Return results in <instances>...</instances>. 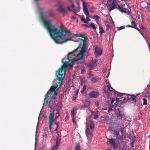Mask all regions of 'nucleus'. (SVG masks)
<instances>
[{
	"label": "nucleus",
	"mask_w": 150,
	"mask_h": 150,
	"mask_svg": "<svg viewBox=\"0 0 150 150\" xmlns=\"http://www.w3.org/2000/svg\"><path fill=\"white\" fill-rule=\"evenodd\" d=\"M49 16L50 17H52L53 16V14L52 13L50 12L49 14Z\"/></svg>",
	"instance_id": "obj_48"
},
{
	"label": "nucleus",
	"mask_w": 150,
	"mask_h": 150,
	"mask_svg": "<svg viewBox=\"0 0 150 150\" xmlns=\"http://www.w3.org/2000/svg\"><path fill=\"white\" fill-rule=\"evenodd\" d=\"M62 97V95H60L59 96V97L60 98H61Z\"/></svg>",
	"instance_id": "obj_58"
},
{
	"label": "nucleus",
	"mask_w": 150,
	"mask_h": 150,
	"mask_svg": "<svg viewBox=\"0 0 150 150\" xmlns=\"http://www.w3.org/2000/svg\"><path fill=\"white\" fill-rule=\"evenodd\" d=\"M77 36L79 37V39L83 41V44L81 50L76 54V57H77L81 55V56L79 57L78 59H82L84 58L83 54L88 48L86 45L88 43L89 40L87 37L82 34L78 35Z\"/></svg>",
	"instance_id": "obj_3"
},
{
	"label": "nucleus",
	"mask_w": 150,
	"mask_h": 150,
	"mask_svg": "<svg viewBox=\"0 0 150 150\" xmlns=\"http://www.w3.org/2000/svg\"><path fill=\"white\" fill-rule=\"evenodd\" d=\"M109 81L107 79L106 81V84H108L107 85V88L106 90V88H104L103 90L104 93H107V96L109 98L111 96L113 93H114L115 90L111 87L110 84L109 83Z\"/></svg>",
	"instance_id": "obj_4"
},
{
	"label": "nucleus",
	"mask_w": 150,
	"mask_h": 150,
	"mask_svg": "<svg viewBox=\"0 0 150 150\" xmlns=\"http://www.w3.org/2000/svg\"><path fill=\"white\" fill-rule=\"evenodd\" d=\"M89 16L88 15V16H86V20L85 19V18L84 17H81V21L83 22L84 23H88V22L89 21H91L90 19L89 18Z\"/></svg>",
	"instance_id": "obj_17"
},
{
	"label": "nucleus",
	"mask_w": 150,
	"mask_h": 150,
	"mask_svg": "<svg viewBox=\"0 0 150 150\" xmlns=\"http://www.w3.org/2000/svg\"><path fill=\"white\" fill-rule=\"evenodd\" d=\"M58 90H55V91L52 90L50 92L49 95L51 94L52 96H51V99L56 100L57 99V91Z\"/></svg>",
	"instance_id": "obj_11"
},
{
	"label": "nucleus",
	"mask_w": 150,
	"mask_h": 150,
	"mask_svg": "<svg viewBox=\"0 0 150 150\" xmlns=\"http://www.w3.org/2000/svg\"><path fill=\"white\" fill-rule=\"evenodd\" d=\"M56 115L55 117V119H57L59 116V111L58 110H57V112L56 113Z\"/></svg>",
	"instance_id": "obj_38"
},
{
	"label": "nucleus",
	"mask_w": 150,
	"mask_h": 150,
	"mask_svg": "<svg viewBox=\"0 0 150 150\" xmlns=\"http://www.w3.org/2000/svg\"><path fill=\"white\" fill-rule=\"evenodd\" d=\"M106 30L107 31H109V29L110 28V26L109 25V24H107L106 25Z\"/></svg>",
	"instance_id": "obj_41"
},
{
	"label": "nucleus",
	"mask_w": 150,
	"mask_h": 150,
	"mask_svg": "<svg viewBox=\"0 0 150 150\" xmlns=\"http://www.w3.org/2000/svg\"><path fill=\"white\" fill-rule=\"evenodd\" d=\"M59 12L62 13L64 14H66L68 13L67 9L64 8L60 7L59 8Z\"/></svg>",
	"instance_id": "obj_18"
},
{
	"label": "nucleus",
	"mask_w": 150,
	"mask_h": 150,
	"mask_svg": "<svg viewBox=\"0 0 150 150\" xmlns=\"http://www.w3.org/2000/svg\"><path fill=\"white\" fill-rule=\"evenodd\" d=\"M126 95H128V94H125V95H124L123 96H122L121 97V98H123V101H122L121 102L122 103H123V102H125L126 103V100H127V97H127V96H126Z\"/></svg>",
	"instance_id": "obj_28"
},
{
	"label": "nucleus",
	"mask_w": 150,
	"mask_h": 150,
	"mask_svg": "<svg viewBox=\"0 0 150 150\" xmlns=\"http://www.w3.org/2000/svg\"><path fill=\"white\" fill-rule=\"evenodd\" d=\"M83 2V9H86V4L85 3V2H84L83 1H82Z\"/></svg>",
	"instance_id": "obj_39"
},
{
	"label": "nucleus",
	"mask_w": 150,
	"mask_h": 150,
	"mask_svg": "<svg viewBox=\"0 0 150 150\" xmlns=\"http://www.w3.org/2000/svg\"><path fill=\"white\" fill-rule=\"evenodd\" d=\"M48 94H47V95L46 97V94L45 96V99H44V101L45 103L43 104V106H44L45 104L46 105H48V107L51 108V107L50 105V103L51 102V100H50L49 98H48Z\"/></svg>",
	"instance_id": "obj_9"
},
{
	"label": "nucleus",
	"mask_w": 150,
	"mask_h": 150,
	"mask_svg": "<svg viewBox=\"0 0 150 150\" xmlns=\"http://www.w3.org/2000/svg\"><path fill=\"white\" fill-rule=\"evenodd\" d=\"M51 150H56V147L54 146L52 149Z\"/></svg>",
	"instance_id": "obj_53"
},
{
	"label": "nucleus",
	"mask_w": 150,
	"mask_h": 150,
	"mask_svg": "<svg viewBox=\"0 0 150 150\" xmlns=\"http://www.w3.org/2000/svg\"><path fill=\"white\" fill-rule=\"evenodd\" d=\"M100 32L99 33L100 34H102L105 33L104 31L103 30V28L102 26L100 27Z\"/></svg>",
	"instance_id": "obj_30"
},
{
	"label": "nucleus",
	"mask_w": 150,
	"mask_h": 150,
	"mask_svg": "<svg viewBox=\"0 0 150 150\" xmlns=\"http://www.w3.org/2000/svg\"><path fill=\"white\" fill-rule=\"evenodd\" d=\"M116 8H118V9L122 12H123V9L119 5H118L117 4V5H116Z\"/></svg>",
	"instance_id": "obj_33"
},
{
	"label": "nucleus",
	"mask_w": 150,
	"mask_h": 150,
	"mask_svg": "<svg viewBox=\"0 0 150 150\" xmlns=\"http://www.w3.org/2000/svg\"><path fill=\"white\" fill-rule=\"evenodd\" d=\"M98 115L96 113L94 115V118L95 119H96L98 117Z\"/></svg>",
	"instance_id": "obj_42"
},
{
	"label": "nucleus",
	"mask_w": 150,
	"mask_h": 150,
	"mask_svg": "<svg viewBox=\"0 0 150 150\" xmlns=\"http://www.w3.org/2000/svg\"><path fill=\"white\" fill-rule=\"evenodd\" d=\"M61 144V139L60 138H57V139L56 144L54 146L56 147V150H58L59 149V146Z\"/></svg>",
	"instance_id": "obj_14"
},
{
	"label": "nucleus",
	"mask_w": 150,
	"mask_h": 150,
	"mask_svg": "<svg viewBox=\"0 0 150 150\" xmlns=\"http://www.w3.org/2000/svg\"><path fill=\"white\" fill-rule=\"evenodd\" d=\"M93 76V74L91 73L90 72H89L88 73V75L87 76V77L89 78L92 77Z\"/></svg>",
	"instance_id": "obj_37"
},
{
	"label": "nucleus",
	"mask_w": 150,
	"mask_h": 150,
	"mask_svg": "<svg viewBox=\"0 0 150 150\" xmlns=\"http://www.w3.org/2000/svg\"><path fill=\"white\" fill-rule=\"evenodd\" d=\"M72 117V121L73 122L75 125H76V122L75 121V117Z\"/></svg>",
	"instance_id": "obj_40"
},
{
	"label": "nucleus",
	"mask_w": 150,
	"mask_h": 150,
	"mask_svg": "<svg viewBox=\"0 0 150 150\" xmlns=\"http://www.w3.org/2000/svg\"><path fill=\"white\" fill-rule=\"evenodd\" d=\"M107 24H108V22H106V23H105V25L106 26V25Z\"/></svg>",
	"instance_id": "obj_59"
},
{
	"label": "nucleus",
	"mask_w": 150,
	"mask_h": 150,
	"mask_svg": "<svg viewBox=\"0 0 150 150\" xmlns=\"http://www.w3.org/2000/svg\"><path fill=\"white\" fill-rule=\"evenodd\" d=\"M37 143V140H36V138H35V145Z\"/></svg>",
	"instance_id": "obj_57"
},
{
	"label": "nucleus",
	"mask_w": 150,
	"mask_h": 150,
	"mask_svg": "<svg viewBox=\"0 0 150 150\" xmlns=\"http://www.w3.org/2000/svg\"><path fill=\"white\" fill-rule=\"evenodd\" d=\"M149 148H150V144H149Z\"/></svg>",
	"instance_id": "obj_64"
},
{
	"label": "nucleus",
	"mask_w": 150,
	"mask_h": 150,
	"mask_svg": "<svg viewBox=\"0 0 150 150\" xmlns=\"http://www.w3.org/2000/svg\"><path fill=\"white\" fill-rule=\"evenodd\" d=\"M147 4L148 5V6L147 7L149 8H150V3H147Z\"/></svg>",
	"instance_id": "obj_49"
},
{
	"label": "nucleus",
	"mask_w": 150,
	"mask_h": 150,
	"mask_svg": "<svg viewBox=\"0 0 150 150\" xmlns=\"http://www.w3.org/2000/svg\"><path fill=\"white\" fill-rule=\"evenodd\" d=\"M54 115L51 112L49 115V127L50 129H51V126L53 125L54 122Z\"/></svg>",
	"instance_id": "obj_10"
},
{
	"label": "nucleus",
	"mask_w": 150,
	"mask_h": 150,
	"mask_svg": "<svg viewBox=\"0 0 150 150\" xmlns=\"http://www.w3.org/2000/svg\"><path fill=\"white\" fill-rule=\"evenodd\" d=\"M69 117L68 115H67L66 117L65 118V121H67L69 120Z\"/></svg>",
	"instance_id": "obj_47"
},
{
	"label": "nucleus",
	"mask_w": 150,
	"mask_h": 150,
	"mask_svg": "<svg viewBox=\"0 0 150 150\" xmlns=\"http://www.w3.org/2000/svg\"><path fill=\"white\" fill-rule=\"evenodd\" d=\"M125 28V27L124 26H121L120 27V28H119V30H121L122 29H124Z\"/></svg>",
	"instance_id": "obj_43"
},
{
	"label": "nucleus",
	"mask_w": 150,
	"mask_h": 150,
	"mask_svg": "<svg viewBox=\"0 0 150 150\" xmlns=\"http://www.w3.org/2000/svg\"><path fill=\"white\" fill-rule=\"evenodd\" d=\"M132 133H133L134 132H133V131H132Z\"/></svg>",
	"instance_id": "obj_62"
},
{
	"label": "nucleus",
	"mask_w": 150,
	"mask_h": 150,
	"mask_svg": "<svg viewBox=\"0 0 150 150\" xmlns=\"http://www.w3.org/2000/svg\"><path fill=\"white\" fill-rule=\"evenodd\" d=\"M99 95V93L97 91H93L90 92L88 96L90 98H97Z\"/></svg>",
	"instance_id": "obj_12"
},
{
	"label": "nucleus",
	"mask_w": 150,
	"mask_h": 150,
	"mask_svg": "<svg viewBox=\"0 0 150 150\" xmlns=\"http://www.w3.org/2000/svg\"><path fill=\"white\" fill-rule=\"evenodd\" d=\"M117 5V3L108 4V5L109 7V11H111L116 8Z\"/></svg>",
	"instance_id": "obj_15"
},
{
	"label": "nucleus",
	"mask_w": 150,
	"mask_h": 150,
	"mask_svg": "<svg viewBox=\"0 0 150 150\" xmlns=\"http://www.w3.org/2000/svg\"><path fill=\"white\" fill-rule=\"evenodd\" d=\"M138 94L137 95H126L127 97L126 102L130 103H135L136 102L137 96H138Z\"/></svg>",
	"instance_id": "obj_5"
},
{
	"label": "nucleus",
	"mask_w": 150,
	"mask_h": 150,
	"mask_svg": "<svg viewBox=\"0 0 150 150\" xmlns=\"http://www.w3.org/2000/svg\"><path fill=\"white\" fill-rule=\"evenodd\" d=\"M84 13L86 16L89 15V13L88 10L87 8L83 9Z\"/></svg>",
	"instance_id": "obj_31"
},
{
	"label": "nucleus",
	"mask_w": 150,
	"mask_h": 150,
	"mask_svg": "<svg viewBox=\"0 0 150 150\" xmlns=\"http://www.w3.org/2000/svg\"><path fill=\"white\" fill-rule=\"evenodd\" d=\"M98 78L97 77H93L91 80V81L95 83L98 82Z\"/></svg>",
	"instance_id": "obj_24"
},
{
	"label": "nucleus",
	"mask_w": 150,
	"mask_h": 150,
	"mask_svg": "<svg viewBox=\"0 0 150 150\" xmlns=\"http://www.w3.org/2000/svg\"><path fill=\"white\" fill-rule=\"evenodd\" d=\"M104 1H107V4L117 3V0H104Z\"/></svg>",
	"instance_id": "obj_23"
},
{
	"label": "nucleus",
	"mask_w": 150,
	"mask_h": 150,
	"mask_svg": "<svg viewBox=\"0 0 150 150\" xmlns=\"http://www.w3.org/2000/svg\"><path fill=\"white\" fill-rule=\"evenodd\" d=\"M108 141L110 144L112 145L113 149L117 150V148L118 146V144L115 139H108Z\"/></svg>",
	"instance_id": "obj_7"
},
{
	"label": "nucleus",
	"mask_w": 150,
	"mask_h": 150,
	"mask_svg": "<svg viewBox=\"0 0 150 150\" xmlns=\"http://www.w3.org/2000/svg\"><path fill=\"white\" fill-rule=\"evenodd\" d=\"M39 0H34L35 1V2H37Z\"/></svg>",
	"instance_id": "obj_60"
},
{
	"label": "nucleus",
	"mask_w": 150,
	"mask_h": 150,
	"mask_svg": "<svg viewBox=\"0 0 150 150\" xmlns=\"http://www.w3.org/2000/svg\"><path fill=\"white\" fill-rule=\"evenodd\" d=\"M76 3L77 5L78 6H80V4H79V2L78 1H76Z\"/></svg>",
	"instance_id": "obj_55"
},
{
	"label": "nucleus",
	"mask_w": 150,
	"mask_h": 150,
	"mask_svg": "<svg viewBox=\"0 0 150 150\" xmlns=\"http://www.w3.org/2000/svg\"><path fill=\"white\" fill-rule=\"evenodd\" d=\"M94 52L96 54L98 55H100L102 54V50L100 48L98 47H94Z\"/></svg>",
	"instance_id": "obj_13"
},
{
	"label": "nucleus",
	"mask_w": 150,
	"mask_h": 150,
	"mask_svg": "<svg viewBox=\"0 0 150 150\" xmlns=\"http://www.w3.org/2000/svg\"><path fill=\"white\" fill-rule=\"evenodd\" d=\"M71 7L74 10L73 13H74L75 15H76V12L79 11L80 10V7L78 6L76 8H75L74 4H73L71 6Z\"/></svg>",
	"instance_id": "obj_16"
},
{
	"label": "nucleus",
	"mask_w": 150,
	"mask_h": 150,
	"mask_svg": "<svg viewBox=\"0 0 150 150\" xmlns=\"http://www.w3.org/2000/svg\"><path fill=\"white\" fill-rule=\"evenodd\" d=\"M145 97L150 99V89L147 91L145 95Z\"/></svg>",
	"instance_id": "obj_26"
},
{
	"label": "nucleus",
	"mask_w": 150,
	"mask_h": 150,
	"mask_svg": "<svg viewBox=\"0 0 150 150\" xmlns=\"http://www.w3.org/2000/svg\"><path fill=\"white\" fill-rule=\"evenodd\" d=\"M68 1H70V2H71L72 3V4H74V3H73V2L72 1V0H68Z\"/></svg>",
	"instance_id": "obj_56"
},
{
	"label": "nucleus",
	"mask_w": 150,
	"mask_h": 150,
	"mask_svg": "<svg viewBox=\"0 0 150 150\" xmlns=\"http://www.w3.org/2000/svg\"><path fill=\"white\" fill-rule=\"evenodd\" d=\"M81 147L80 144L79 143L77 144H76V147L75 148V150H80Z\"/></svg>",
	"instance_id": "obj_29"
},
{
	"label": "nucleus",
	"mask_w": 150,
	"mask_h": 150,
	"mask_svg": "<svg viewBox=\"0 0 150 150\" xmlns=\"http://www.w3.org/2000/svg\"><path fill=\"white\" fill-rule=\"evenodd\" d=\"M117 117H120L122 120H124L126 119V117L125 115L123 114H118L117 115Z\"/></svg>",
	"instance_id": "obj_22"
},
{
	"label": "nucleus",
	"mask_w": 150,
	"mask_h": 150,
	"mask_svg": "<svg viewBox=\"0 0 150 150\" xmlns=\"http://www.w3.org/2000/svg\"><path fill=\"white\" fill-rule=\"evenodd\" d=\"M84 26L87 27H91L93 29L96 30V27L94 25V24L92 23H90V24H89L88 25L86 24H84L83 25Z\"/></svg>",
	"instance_id": "obj_19"
},
{
	"label": "nucleus",
	"mask_w": 150,
	"mask_h": 150,
	"mask_svg": "<svg viewBox=\"0 0 150 150\" xmlns=\"http://www.w3.org/2000/svg\"><path fill=\"white\" fill-rule=\"evenodd\" d=\"M80 45V44H79V46L76 49L68 53L67 55L68 58L66 59L63 58L62 59V62L63 63H64V64L61 67L56 71L55 73L56 78L53 81V86L51 87L46 94V97L47 94H48L52 90L55 91V90H58L60 88L64 78L66 68L68 67L70 68H72L73 67V59L70 56H75V55L74 53L77 52L78 50L81 48Z\"/></svg>",
	"instance_id": "obj_1"
},
{
	"label": "nucleus",
	"mask_w": 150,
	"mask_h": 150,
	"mask_svg": "<svg viewBox=\"0 0 150 150\" xmlns=\"http://www.w3.org/2000/svg\"><path fill=\"white\" fill-rule=\"evenodd\" d=\"M97 61L96 59L92 60L90 62L88 63L87 65L90 70H91L94 67L97 66Z\"/></svg>",
	"instance_id": "obj_6"
},
{
	"label": "nucleus",
	"mask_w": 150,
	"mask_h": 150,
	"mask_svg": "<svg viewBox=\"0 0 150 150\" xmlns=\"http://www.w3.org/2000/svg\"><path fill=\"white\" fill-rule=\"evenodd\" d=\"M91 136H92V134L91 133Z\"/></svg>",
	"instance_id": "obj_61"
},
{
	"label": "nucleus",
	"mask_w": 150,
	"mask_h": 150,
	"mask_svg": "<svg viewBox=\"0 0 150 150\" xmlns=\"http://www.w3.org/2000/svg\"><path fill=\"white\" fill-rule=\"evenodd\" d=\"M79 92V90L78 89L76 90L75 91V93L76 95H77L78 94Z\"/></svg>",
	"instance_id": "obj_46"
},
{
	"label": "nucleus",
	"mask_w": 150,
	"mask_h": 150,
	"mask_svg": "<svg viewBox=\"0 0 150 150\" xmlns=\"http://www.w3.org/2000/svg\"><path fill=\"white\" fill-rule=\"evenodd\" d=\"M76 107H74L71 110V115L72 117H74L76 114Z\"/></svg>",
	"instance_id": "obj_21"
},
{
	"label": "nucleus",
	"mask_w": 150,
	"mask_h": 150,
	"mask_svg": "<svg viewBox=\"0 0 150 150\" xmlns=\"http://www.w3.org/2000/svg\"><path fill=\"white\" fill-rule=\"evenodd\" d=\"M86 124H88V126H89L91 130H93L94 129L95 126L94 123L93 121L91 120L88 123H86Z\"/></svg>",
	"instance_id": "obj_20"
},
{
	"label": "nucleus",
	"mask_w": 150,
	"mask_h": 150,
	"mask_svg": "<svg viewBox=\"0 0 150 150\" xmlns=\"http://www.w3.org/2000/svg\"><path fill=\"white\" fill-rule=\"evenodd\" d=\"M134 141H133L132 142L130 145V146L131 147H134Z\"/></svg>",
	"instance_id": "obj_45"
},
{
	"label": "nucleus",
	"mask_w": 150,
	"mask_h": 150,
	"mask_svg": "<svg viewBox=\"0 0 150 150\" xmlns=\"http://www.w3.org/2000/svg\"><path fill=\"white\" fill-rule=\"evenodd\" d=\"M86 86L85 85H84L81 91V93L82 94L86 90Z\"/></svg>",
	"instance_id": "obj_35"
},
{
	"label": "nucleus",
	"mask_w": 150,
	"mask_h": 150,
	"mask_svg": "<svg viewBox=\"0 0 150 150\" xmlns=\"http://www.w3.org/2000/svg\"><path fill=\"white\" fill-rule=\"evenodd\" d=\"M95 10V9L94 8H91V9L90 11V12L93 13V12Z\"/></svg>",
	"instance_id": "obj_44"
},
{
	"label": "nucleus",
	"mask_w": 150,
	"mask_h": 150,
	"mask_svg": "<svg viewBox=\"0 0 150 150\" xmlns=\"http://www.w3.org/2000/svg\"><path fill=\"white\" fill-rule=\"evenodd\" d=\"M112 127H110L108 128V130H109L110 131H112Z\"/></svg>",
	"instance_id": "obj_52"
},
{
	"label": "nucleus",
	"mask_w": 150,
	"mask_h": 150,
	"mask_svg": "<svg viewBox=\"0 0 150 150\" xmlns=\"http://www.w3.org/2000/svg\"><path fill=\"white\" fill-rule=\"evenodd\" d=\"M123 12H124L128 14H130L129 11L127 9L125 8H124V9H123Z\"/></svg>",
	"instance_id": "obj_32"
},
{
	"label": "nucleus",
	"mask_w": 150,
	"mask_h": 150,
	"mask_svg": "<svg viewBox=\"0 0 150 150\" xmlns=\"http://www.w3.org/2000/svg\"><path fill=\"white\" fill-rule=\"evenodd\" d=\"M120 130H122V129H121H121H120Z\"/></svg>",
	"instance_id": "obj_63"
},
{
	"label": "nucleus",
	"mask_w": 150,
	"mask_h": 150,
	"mask_svg": "<svg viewBox=\"0 0 150 150\" xmlns=\"http://www.w3.org/2000/svg\"><path fill=\"white\" fill-rule=\"evenodd\" d=\"M67 9L70 11H71V10L70 9V7L69 6L67 7Z\"/></svg>",
	"instance_id": "obj_54"
},
{
	"label": "nucleus",
	"mask_w": 150,
	"mask_h": 150,
	"mask_svg": "<svg viewBox=\"0 0 150 150\" xmlns=\"http://www.w3.org/2000/svg\"><path fill=\"white\" fill-rule=\"evenodd\" d=\"M131 23L132 24L134 25L133 26L131 25H126V26L127 27H131L136 29L138 31L140 32V33L141 34L142 36L144 38V35L143 33L140 32V30L137 27V24L136 23L135 21H132L131 22Z\"/></svg>",
	"instance_id": "obj_8"
},
{
	"label": "nucleus",
	"mask_w": 150,
	"mask_h": 150,
	"mask_svg": "<svg viewBox=\"0 0 150 150\" xmlns=\"http://www.w3.org/2000/svg\"><path fill=\"white\" fill-rule=\"evenodd\" d=\"M115 99H112L111 100V104H112L113 103H114V102L115 101Z\"/></svg>",
	"instance_id": "obj_50"
},
{
	"label": "nucleus",
	"mask_w": 150,
	"mask_h": 150,
	"mask_svg": "<svg viewBox=\"0 0 150 150\" xmlns=\"http://www.w3.org/2000/svg\"><path fill=\"white\" fill-rule=\"evenodd\" d=\"M141 28L143 30H145V28L143 26H142L141 27Z\"/></svg>",
	"instance_id": "obj_51"
},
{
	"label": "nucleus",
	"mask_w": 150,
	"mask_h": 150,
	"mask_svg": "<svg viewBox=\"0 0 150 150\" xmlns=\"http://www.w3.org/2000/svg\"><path fill=\"white\" fill-rule=\"evenodd\" d=\"M93 18L97 21H98L100 18V17L97 15H94Z\"/></svg>",
	"instance_id": "obj_36"
},
{
	"label": "nucleus",
	"mask_w": 150,
	"mask_h": 150,
	"mask_svg": "<svg viewBox=\"0 0 150 150\" xmlns=\"http://www.w3.org/2000/svg\"><path fill=\"white\" fill-rule=\"evenodd\" d=\"M115 92H117V95L119 97H120L121 98V97L122 96H123L124 95H125V93L123 94V93H121L117 92V91H115H115H114V93H113L112 94H112H114V95L115 94Z\"/></svg>",
	"instance_id": "obj_27"
},
{
	"label": "nucleus",
	"mask_w": 150,
	"mask_h": 150,
	"mask_svg": "<svg viewBox=\"0 0 150 150\" xmlns=\"http://www.w3.org/2000/svg\"><path fill=\"white\" fill-rule=\"evenodd\" d=\"M42 21L51 36L56 43L62 44L71 40V38H67L64 41H62L60 40L64 39L66 34L69 36L72 35L66 28H65L64 30L62 27L60 26L59 29L58 30L54 25H51L50 21H47L43 19Z\"/></svg>",
	"instance_id": "obj_2"
},
{
	"label": "nucleus",
	"mask_w": 150,
	"mask_h": 150,
	"mask_svg": "<svg viewBox=\"0 0 150 150\" xmlns=\"http://www.w3.org/2000/svg\"><path fill=\"white\" fill-rule=\"evenodd\" d=\"M143 104L144 105H146L147 104V100L145 98H143Z\"/></svg>",
	"instance_id": "obj_34"
},
{
	"label": "nucleus",
	"mask_w": 150,
	"mask_h": 150,
	"mask_svg": "<svg viewBox=\"0 0 150 150\" xmlns=\"http://www.w3.org/2000/svg\"><path fill=\"white\" fill-rule=\"evenodd\" d=\"M86 127L87 128L86 130V134L87 137H88L89 134V129L88 127V124H86Z\"/></svg>",
	"instance_id": "obj_25"
}]
</instances>
